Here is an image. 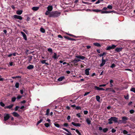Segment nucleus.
<instances>
[{
	"label": "nucleus",
	"instance_id": "1",
	"mask_svg": "<svg viewBox=\"0 0 135 135\" xmlns=\"http://www.w3.org/2000/svg\"><path fill=\"white\" fill-rule=\"evenodd\" d=\"M118 118L115 117H112L108 120L109 122L108 123L109 124H111L113 122L112 121H113L115 122L118 123H122V120H119L118 121Z\"/></svg>",
	"mask_w": 135,
	"mask_h": 135
},
{
	"label": "nucleus",
	"instance_id": "2",
	"mask_svg": "<svg viewBox=\"0 0 135 135\" xmlns=\"http://www.w3.org/2000/svg\"><path fill=\"white\" fill-rule=\"evenodd\" d=\"M61 14V13L60 12L55 11L51 12L49 17H57L59 16Z\"/></svg>",
	"mask_w": 135,
	"mask_h": 135
},
{
	"label": "nucleus",
	"instance_id": "3",
	"mask_svg": "<svg viewBox=\"0 0 135 135\" xmlns=\"http://www.w3.org/2000/svg\"><path fill=\"white\" fill-rule=\"evenodd\" d=\"M116 47V46L114 45H113L111 46H108L106 47V50H110L111 49H113L115 48Z\"/></svg>",
	"mask_w": 135,
	"mask_h": 135
},
{
	"label": "nucleus",
	"instance_id": "4",
	"mask_svg": "<svg viewBox=\"0 0 135 135\" xmlns=\"http://www.w3.org/2000/svg\"><path fill=\"white\" fill-rule=\"evenodd\" d=\"M122 123L126 124L127 123V120L128 119V118L126 116H123L122 117Z\"/></svg>",
	"mask_w": 135,
	"mask_h": 135
},
{
	"label": "nucleus",
	"instance_id": "5",
	"mask_svg": "<svg viewBox=\"0 0 135 135\" xmlns=\"http://www.w3.org/2000/svg\"><path fill=\"white\" fill-rule=\"evenodd\" d=\"M102 63L100 64V67H102L103 66L106 62V60H105L104 59L103 57H102Z\"/></svg>",
	"mask_w": 135,
	"mask_h": 135
},
{
	"label": "nucleus",
	"instance_id": "6",
	"mask_svg": "<svg viewBox=\"0 0 135 135\" xmlns=\"http://www.w3.org/2000/svg\"><path fill=\"white\" fill-rule=\"evenodd\" d=\"M13 17L15 19H18L21 20L22 19V17L20 16L15 15H13Z\"/></svg>",
	"mask_w": 135,
	"mask_h": 135
},
{
	"label": "nucleus",
	"instance_id": "7",
	"mask_svg": "<svg viewBox=\"0 0 135 135\" xmlns=\"http://www.w3.org/2000/svg\"><path fill=\"white\" fill-rule=\"evenodd\" d=\"M21 34L22 35V36L25 40L26 41H27V37L26 36L25 34L23 32L21 31Z\"/></svg>",
	"mask_w": 135,
	"mask_h": 135
},
{
	"label": "nucleus",
	"instance_id": "8",
	"mask_svg": "<svg viewBox=\"0 0 135 135\" xmlns=\"http://www.w3.org/2000/svg\"><path fill=\"white\" fill-rule=\"evenodd\" d=\"M10 116L9 114H7L4 117V120L5 121H6L9 118Z\"/></svg>",
	"mask_w": 135,
	"mask_h": 135
},
{
	"label": "nucleus",
	"instance_id": "9",
	"mask_svg": "<svg viewBox=\"0 0 135 135\" xmlns=\"http://www.w3.org/2000/svg\"><path fill=\"white\" fill-rule=\"evenodd\" d=\"M115 11L114 10H113L112 11H102V12L101 13L102 14L103 13H111L112 12H114Z\"/></svg>",
	"mask_w": 135,
	"mask_h": 135
},
{
	"label": "nucleus",
	"instance_id": "10",
	"mask_svg": "<svg viewBox=\"0 0 135 135\" xmlns=\"http://www.w3.org/2000/svg\"><path fill=\"white\" fill-rule=\"evenodd\" d=\"M123 49V48L122 47H117L115 49V50L117 52H119L122 51Z\"/></svg>",
	"mask_w": 135,
	"mask_h": 135
},
{
	"label": "nucleus",
	"instance_id": "11",
	"mask_svg": "<svg viewBox=\"0 0 135 135\" xmlns=\"http://www.w3.org/2000/svg\"><path fill=\"white\" fill-rule=\"evenodd\" d=\"M94 89H97L98 90H104L105 89L102 88H100L97 86H95L94 87Z\"/></svg>",
	"mask_w": 135,
	"mask_h": 135
},
{
	"label": "nucleus",
	"instance_id": "12",
	"mask_svg": "<svg viewBox=\"0 0 135 135\" xmlns=\"http://www.w3.org/2000/svg\"><path fill=\"white\" fill-rule=\"evenodd\" d=\"M71 124L73 125L76 127H80L81 126V124L79 123H75L74 122H72Z\"/></svg>",
	"mask_w": 135,
	"mask_h": 135
},
{
	"label": "nucleus",
	"instance_id": "13",
	"mask_svg": "<svg viewBox=\"0 0 135 135\" xmlns=\"http://www.w3.org/2000/svg\"><path fill=\"white\" fill-rule=\"evenodd\" d=\"M77 58H78L82 60H84L85 58V57L84 56H81L80 55L79 56H75Z\"/></svg>",
	"mask_w": 135,
	"mask_h": 135
},
{
	"label": "nucleus",
	"instance_id": "14",
	"mask_svg": "<svg viewBox=\"0 0 135 135\" xmlns=\"http://www.w3.org/2000/svg\"><path fill=\"white\" fill-rule=\"evenodd\" d=\"M64 37L65 38L67 39L68 40L72 41H76V40L74 38H73L69 37L68 36H65Z\"/></svg>",
	"mask_w": 135,
	"mask_h": 135
},
{
	"label": "nucleus",
	"instance_id": "15",
	"mask_svg": "<svg viewBox=\"0 0 135 135\" xmlns=\"http://www.w3.org/2000/svg\"><path fill=\"white\" fill-rule=\"evenodd\" d=\"M13 106V104H11V105H10L8 106H6L4 107V108L5 109H7L8 108L9 109H11V108H12V107Z\"/></svg>",
	"mask_w": 135,
	"mask_h": 135
},
{
	"label": "nucleus",
	"instance_id": "16",
	"mask_svg": "<svg viewBox=\"0 0 135 135\" xmlns=\"http://www.w3.org/2000/svg\"><path fill=\"white\" fill-rule=\"evenodd\" d=\"M34 66L32 65H30L27 67V69L29 70H31L34 68Z\"/></svg>",
	"mask_w": 135,
	"mask_h": 135
},
{
	"label": "nucleus",
	"instance_id": "17",
	"mask_svg": "<svg viewBox=\"0 0 135 135\" xmlns=\"http://www.w3.org/2000/svg\"><path fill=\"white\" fill-rule=\"evenodd\" d=\"M12 114L15 117H18L20 116V115L18 114L17 112H14L12 113Z\"/></svg>",
	"mask_w": 135,
	"mask_h": 135
},
{
	"label": "nucleus",
	"instance_id": "18",
	"mask_svg": "<svg viewBox=\"0 0 135 135\" xmlns=\"http://www.w3.org/2000/svg\"><path fill=\"white\" fill-rule=\"evenodd\" d=\"M90 70L89 68H87L85 70V74L87 75H89V71Z\"/></svg>",
	"mask_w": 135,
	"mask_h": 135
},
{
	"label": "nucleus",
	"instance_id": "19",
	"mask_svg": "<svg viewBox=\"0 0 135 135\" xmlns=\"http://www.w3.org/2000/svg\"><path fill=\"white\" fill-rule=\"evenodd\" d=\"M47 10L49 11H51L53 9V7L52 6H49L47 7Z\"/></svg>",
	"mask_w": 135,
	"mask_h": 135
},
{
	"label": "nucleus",
	"instance_id": "20",
	"mask_svg": "<svg viewBox=\"0 0 135 135\" xmlns=\"http://www.w3.org/2000/svg\"><path fill=\"white\" fill-rule=\"evenodd\" d=\"M39 7H33L32 8V9L34 11H37L39 9Z\"/></svg>",
	"mask_w": 135,
	"mask_h": 135
},
{
	"label": "nucleus",
	"instance_id": "21",
	"mask_svg": "<svg viewBox=\"0 0 135 135\" xmlns=\"http://www.w3.org/2000/svg\"><path fill=\"white\" fill-rule=\"evenodd\" d=\"M86 121L88 124L89 125L91 124V121L89 118H87L86 119Z\"/></svg>",
	"mask_w": 135,
	"mask_h": 135
},
{
	"label": "nucleus",
	"instance_id": "22",
	"mask_svg": "<svg viewBox=\"0 0 135 135\" xmlns=\"http://www.w3.org/2000/svg\"><path fill=\"white\" fill-rule=\"evenodd\" d=\"M23 12V11L22 10H18L16 11V13L18 15H21Z\"/></svg>",
	"mask_w": 135,
	"mask_h": 135
},
{
	"label": "nucleus",
	"instance_id": "23",
	"mask_svg": "<svg viewBox=\"0 0 135 135\" xmlns=\"http://www.w3.org/2000/svg\"><path fill=\"white\" fill-rule=\"evenodd\" d=\"M94 45L96 46H97L98 47H100L101 46L100 44L98 43H94Z\"/></svg>",
	"mask_w": 135,
	"mask_h": 135
},
{
	"label": "nucleus",
	"instance_id": "24",
	"mask_svg": "<svg viewBox=\"0 0 135 135\" xmlns=\"http://www.w3.org/2000/svg\"><path fill=\"white\" fill-rule=\"evenodd\" d=\"M65 79V77L64 76H61L58 78V79H57V80L59 81H62L63 79Z\"/></svg>",
	"mask_w": 135,
	"mask_h": 135
},
{
	"label": "nucleus",
	"instance_id": "25",
	"mask_svg": "<svg viewBox=\"0 0 135 135\" xmlns=\"http://www.w3.org/2000/svg\"><path fill=\"white\" fill-rule=\"evenodd\" d=\"M54 55L52 56V58L54 59H57L59 56H58L57 57V55L56 53L55 52L54 53Z\"/></svg>",
	"mask_w": 135,
	"mask_h": 135
},
{
	"label": "nucleus",
	"instance_id": "26",
	"mask_svg": "<svg viewBox=\"0 0 135 135\" xmlns=\"http://www.w3.org/2000/svg\"><path fill=\"white\" fill-rule=\"evenodd\" d=\"M46 60H44L41 61V62L42 64H45L46 65H48L49 64L48 63L46 62Z\"/></svg>",
	"mask_w": 135,
	"mask_h": 135
},
{
	"label": "nucleus",
	"instance_id": "27",
	"mask_svg": "<svg viewBox=\"0 0 135 135\" xmlns=\"http://www.w3.org/2000/svg\"><path fill=\"white\" fill-rule=\"evenodd\" d=\"M100 97L99 95H97L96 96V99L97 101L100 102Z\"/></svg>",
	"mask_w": 135,
	"mask_h": 135
},
{
	"label": "nucleus",
	"instance_id": "28",
	"mask_svg": "<svg viewBox=\"0 0 135 135\" xmlns=\"http://www.w3.org/2000/svg\"><path fill=\"white\" fill-rule=\"evenodd\" d=\"M40 31L42 33H44L45 32V29L42 27H41L40 28Z\"/></svg>",
	"mask_w": 135,
	"mask_h": 135
},
{
	"label": "nucleus",
	"instance_id": "29",
	"mask_svg": "<svg viewBox=\"0 0 135 135\" xmlns=\"http://www.w3.org/2000/svg\"><path fill=\"white\" fill-rule=\"evenodd\" d=\"M93 12H102V11H102V10H99L98 9H93Z\"/></svg>",
	"mask_w": 135,
	"mask_h": 135
},
{
	"label": "nucleus",
	"instance_id": "30",
	"mask_svg": "<svg viewBox=\"0 0 135 135\" xmlns=\"http://www.w3.org/2000/svg\"><path fill=\"white\" fill-rule=\"evenodd\" d=\"M50 113V109H47L46 111V113L45 114L46 115H48Z\"/></svg>",
	"mask_w": 135,
	"mask_h": 135
},
{
	"label": "nucleus",
	"instance_id": "31",
	"mask_svg": "<svg viewBox=\"0 0 135 135\" xmlns=\"http://www.w3.org/2000/svg\"><path fill=\"white\" fill-rule=\"evenodd\" d=\"M80 61V60L76 59H75L73 60V62L74 63H76L77 62Z\"/></svg>",
	"mask_w": 135,
	"mask_h": 135
},
{
	"label": "nucleus",
	"instance_id": "32",
	"mask_svg": "<svg viewBox=\"0 0 135 135\" xmlns=\"http://www.w3.org/2000/svg\"><path fill=\"white\" fill-rule=\"evenodd\" d=\"M54 124L55 127H56L57 128H59V127L61 128V126H60L59 124L58 123H55Z\"/></svg>",
	"mask_w": 135,
	"mask_h": 135
},
{
	"label": "nucleus",
	"instance_id": "33",
	"mask_svg": "<svg viewBox=\"0 0 135 135\" xmlns=\"http://www.w3.org/2000/svg\"><path fill=\"white\" fill-rule=\"evenodd\" d=\"M43 120V119H41L39 121H38L37 123L36 124V125L37 126L40 123H41V122H42Z\"/></svg>",
	"mask_w": 135,
	"mask_h": 135
},
{
	"label": "nucleus",
	"instance_id": "34",
	"mask_svg": "<svg viewBox=\"0 0 135 135\" xmlns=\"http://www.w3.org/2000/svg\"><path fill=\"white\" fill-rule=\"evenodd\" d=\"M103 131L104 133H106L108 131V129L107 128H104L103 129Z\"/></svg>",
	"mask_w": 135,
	"mask_h": 135
},
{
	"label": "nucleus",
	"instance_id": "35",
	"mask_svg": "<svg viewBox=\"0 0 135 135\" xmlns=\"http://www.w3.org/2000/svg\"><path fill=\"white\" fill-rule=\"evenodd\" d=\"M50 11H49L48 10L45 13V14L46 15H50L51 12H50Z\"/></svg>",
	"mask_w": 135,
	"mask_h": 135
},
{
	"label": "nucleus",
	"instance_id": "36",
	"mask_svg": "<svg viewBox=\"0 0 135 135\" xmlns=\"http://www.w3.org/2000/svg\"><path fill=\"white\" fill-rule=\"evenodd\" d=\"M131 91H132L135 93V88H132L130 90Z\"/></svg>",
	"mask_w": 135,
	"mask_h": 135
},
{
	"label": "nucleus",
	"instance_id": "37",
	"mask_svg": "<svg viewBox=\"0 0 135 135\" xmlns=\"http://www.w3.org/2000/svg\"><path fill=\"white\" fill-rule=\"evenodd\" d=\"M113 82H114L112 80H110V84L111 87H112L113 86V85L112 84V83H113Z\"/></svg>",
	"mask_w": 135,
	"mask_h": 135
},
{
	"label": "nucleus",
	"instance_id": "38",
	"mask_svg": "<svg viewBox=\"0 0 135 135\" xmlns=\"http://www.w3.org/2000/svg\"><path fill=\"white\" fill-rule=\"evenodd\" d=\"M32 56H29L28 61L29 62L31 61L32 59Z\"/></svg>",
	"mask_w": 135,
	"mask_h": 135
},
{
	"label": "nucleus",
	"instance_id": "39",
	"mask_svg": "<svg viewBox=\"0 0 135 135\" xmlns=\"http://www.w3.org/2000/svg\"><path fill=\"white\" fill-rule=\"evenodd\" d=\"M47 51L49 52H51V53H52V50L51 48H48L47 49Z\"/></svg>",
	"mask_w": 135,
	"mask_h": 135
},
{
	"label": "nucleus",
	"instance_id": "40",
	"mask_svg": "<svg viewBox=\"0 0 135 135\" xmlns=\"http://www.w3.org/2000/svg\"><path fill=\"white\" fill-rule=\"evenodd\" d=\"M20 108V107L19 106H16L15 108V111H17L18 110V109Z\"/></svg>",
	"mask_w": 135,
	"mask_h": 135
},
{
	"label": "nucleus",
	"instance_id": "41",
	"mask_svg": "<svg viewBox=\"0 0 135 135\" xmlns=\"http://www.w3.org/2000/svg\"><path fill=\"white\" fill-rule=\"evenodd\" d=\"M19 83H16L15 84V86L17 88H18L19 86Z\"/></svg>",
	"mask_w": 135,
	"mask_h": 135
},
{
	"label": "nucleus",
	"instance_id": "42",
	"mask_svg": "<svg viewBox=\"0 0 135 135\" xmlns=\"http://www.w3.org/2000/svg\"><path fill=\"white\" fill-rule=\"evenodd\" d=\"M44 125L46 127L48 128L50 126V125L48 123H46L44 124Z\"/></svg>",
	"mask_w": 135,
	"mask_h": 135
},
{
	"label": "nucleus",
	"instance_id": "43",
	"mask_svg": "<svg viewBox=\"0 0 135 135\" xmlns=\"http://www.w3.org/2000/svg\"><path fill=\"white\" fill-rule=\"evenodd\" d=\"M107 8L112 9L113 8V7L111 5H108L107 7Z\"/></svg>",
	"mask_w": 135,
	"mask_h": 135
},
{
	"label": "nucleus",
	"instance_id": "44",
	"mask_svg": "<svg viewBox=\"0 0 135 135\" xmlns=\"http://www.w3.org/2000/svg\"><path fill=\"white\" fill-rule=\"evenodd\" d=\"M115 66L116 65L115 64L113 63L110 66V67L112 68H113L115 67Z\"/></svg>",
	"mask_w": 135,
	"mask_h": 135
},
{
	"label": "nucleus",
	"instance_id": "45",
	"mask_svg": "<svg viewBox=\"0 0 135 135\" xmlns=\"http://www.w3.org/2000/svg\"><path fill=\"white\" fill-rule=\"evenodd\" d=\"M16 98L15 97H13L12 98V101L13 102H15L16 100Z\"/></svg>",
	"mask_w": 135,
	"mask_h": 135
},
{
	"label": "nucleus",
	"instance_id": "46",
	"mask_svg": "<svg viewBox=\"0 0 135 135\" xmlns=\"http://www.w3.org/2000/svg\"><path fill=\"white\" fill-rule=\"evenodd\" d=\"M76 110H81V108L80 106H77L76 107Z\"/></svg>",
	"mask_w": 135,
	"mask_h": 135
},
{
	"label": "nucleus",
	"instance_id": "47",
	"mask_svg": "<svg viewBox=\"0 0 135 135\" xmlns=\"http://www.w3.org/2000/svg\"><path fill=\"white\" fill-rule=\"evenodd\" d=\"M75 131L79 135H81V134L80 133V132L77 129H76L75 130Z\"/></svg>",
	"mask_w": 135,
	"mask_h": 135
},
{
	"label": "nucleus",
	"instance_id": "48",
	"mask_svg": "<svg viewBox=\"0 0 135 135\" xmlns=\"http://www.w3.org/2000/svg\"><path fill=\"white\" fill-rule=\"evenodd\" d=\"M21 78V76H15V77H12V78L13 79H16V78Z\"/></svg>",
	"mask_w": 135,
	"mask_h": 135
},
{
	"label": "nucleus",
	"instance_id": "49",
	"mask_svg": "<svg viewBox=\"0 0 135 135\" xmlns=\"http://www.w3.org/2000/svg\"><path fill=\"white\" fill-rule=\"evenodd\" d=\"M0 104L2 107H4L5 106V104L2 102H0Z\"/></svg>",
	"mask_w": 135,
	"mask_h": 135
},
{
	"label": "nucleus",
	"instance_id": "50",
	"mask_svg": "<svg viewBox=\"0 0 135 135\" xmlns=\"http://www.w3.org/2000/svg\"><path fill=\"white\" fill-rule=\"evenodd\" d=\"M124 98L126 99H129V95L128 94L126 96L124 95Z\"/></svg>",
	"mask_w": 135,
	"mask_h": 135
},
{
	"label": "nucleus",
	"instance_id": "51",
	"mask_svg": "<svg viewBox=\"0 0 135 135\" xmlns=\"http://www.w3.org/2000/svg\"><path fill=\"white\" fill-rule=\"evenodd\" d=\"M129 112L131 114H132L134 113V110H133L132 109L129 111Z\"/></svg>",
	"mask_w": 135,
	"mask_h": 135
},
{
	"label": "nucleus",
	"instance_id": "52",
	"mask_svg": "<svg viewBox=\"0 0 135 135\" xmlns=\"http://www.w3.org/2000/svg\"><path fill=\"white\" fill-rule=\"evenodd\" d=\"M128 133V132L127 131H126V130H124L123 131V133L124 134H127Z\"/></svg>",
	"mask_w": 135,
	"mask_h": 135
},
{
	"label": "nucleus",
	"instance_id": "53",
	"mask_svg": "<svg viewBox=\"0 0 135 135\" xmlns=\"http://www.w3.org/2000/svg\"><path fill=\"white\" fill-rule=\"evenodd\" d=\"M22 97V96L20 95H18L17 96V99H20Z\"/></svg>",
	"mask_w": 135,
	"mask_h": 135
},
{
	"label": "nucleus",
	"instance_id": "54",
	"mask_svg": "<svg viewBox=\"0 0 135 135\" xmlns=\"http://www.w3.org/2000/svg\"><path fill=\"white\" fill-rule=\"evenodd\" d=\"M76 115L79 118H80L81 117V116L80 115V113H79L76 114Z\"/></svg>",
	"mask_w": 135,
	"mask_h": 135
},
{
	"label": "nucleus",
	"instance_id": "55",
	"mask_svg": "<svg viewBox=\"0 0 135 135\" xmlns=\"http://www.w3.org/2000/svg\"><path fill=\"white\" fill-rule=\"evenodd\" d=\"M63 126L65 127H67L68 126V123H65L63 124Z\"/></svg>",
	"mask_w": 135,
	"mask_h": 135
},
{
	"label": "nucleus",
	"instance_id": "56",
	"mask_svg": "<svg viewBox=\"0 0 135 135\" xmlns=\"http://www.w3.org/2000/svg\"><path fill=\"white\" fill-rule=\"evenodd\" d=\"M116 131V130L115 129H112V132L113 133H115Z\"/></svg>",
	"mask_w": 135,
	"mask_h": 135
},
{
	"label": "nucleus",
	"instance_id": "57",
	"mask_svg": "<svg viewBox=\"0 0 135 135\" xmlns=\"http://www.w3.org/2000/svg\"><path fill=\"white\" fill-rule=\"evenodd\" d=\"M26 101L25 100H23V101L21 102V104H24L26 103Z\"/></svg>",
	"mask_w": 135,
	"mask_h": 135
},
{
	"label": "nucleus",
	"instance_id": "58",
	"mask_svg": "<svg viewBox=\"0 0 135 135\" xmlns=\"http://www.w3.org/2000/svg\"><path fill=\"white\" fill-rule=\"evenodd\" d=\"M90 92H86L85 93V94H84V96H85L86 95H87Z\"/></svg>",
	"mask_w": 135,
	"mask_h": 135
},
{
	"label": "nucleus",
	"instance_id": "59",
	"mask_svg": "<svg viewBox=\"0 0 135 135\" xmlns=\"http://www.w3.org/2000/svg\"><path fill=\"white\" fill-rule=\"evenodd\" d=\"M68 133H65L66 135H71L72 134L69 132H68Z\"/></svg>",
	"mask_w": 135,
	"mask_h": 135
},
{
	"label": "nucleus",
	"instance_id": "60",
	"mask_svg": "<svg viewBox=\"0 0 135 135\" xmlns=\"http://www.w3.org/2000/svg\"><path fill=\"white\" fill-rule=\"evenodd\" d=\"M106 85V84H102V85H99V86L100 87H104V86H105Z\"/></svg>",
	"mask_w": 135,
	"mask_h": 135
},
{
	"label": "nucleus",
	"instance_id": "61",
	"mask_svg": "<svg viewBox=\"0 0 135 135\" xmlns=\"http://www.w3.org/2000/svg\"><path fill=\"white\" fill-rule=\"evenodd\" d=\"M62 128L63 129L65 130V131H66L68 132H69V131L67 129L64 128Z\"/></svg>",
	"mask_w": 135,
	"mask_h": 135
},
{
	"label": "nucleus",
	"instance_id": "62",
	"mask_svg": "<svg viewBox=\"0 0 135 135\" xmlns=\"http://www.w3.org/2000/svg\"><path fill=\"white\" fill-rule=\"evenodd\" d=\"M84 112L85 114H86L88 113V112L87 110H85L84 111Z\"/></svg>",
	"mask_w": 135,
	"mask_h": 135
},
{
	"label": "nucleus",
	"instance_id": "63",
	"mask_svg": "<svg viewBox=\"0 0 135 135\" xmlns=\"http://www.w3.org/2000/svg\"><path fill=\"white\" fill-rule=\"evenodd\" d=\"M30 17L28 16V17H27V18L26 20L27 21H29L30 20Z\"/></svg>",
	"mask_w": 135,
	"mask_h": 135
},
{
	"label": "nucleus",
	"instance_id": "64",
	"mask_svg": "<svg viewBox=\"0 0 135 135\" xmlns=\"http://www.w3.org/2000/svg\"><path fill=\"white\" fill-rule=\"evenodd\" d=\"M97 51L98 53H100V50L99 49H97Z\"/></svg>",
	"mask_w": 135,
	"mask_h": 135
}]
</instances>
